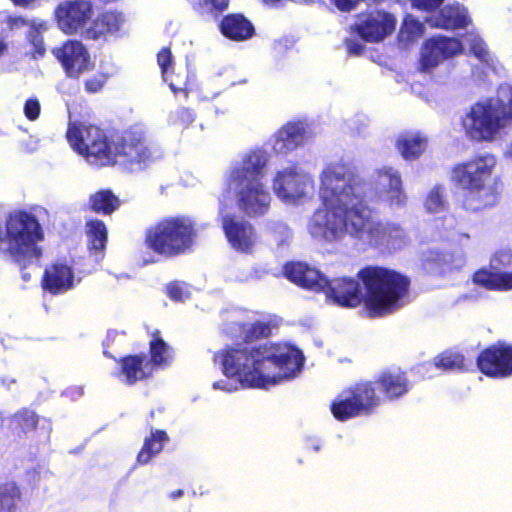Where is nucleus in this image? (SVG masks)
Returning a JSON list of instances; mask_svg holds the SVG:
<instances>
[{
	"label": "nucleus",
	"instance_id": "obj_11",
	"mask_svg": "<svg viewBox=\"0 0 512 512\" xmlns=\"http://www.w3.org/2000/svg\"><path fill=\"white\" fill-rule=\"evenodd\" d=\"M313 188L312 177L295 165L278 170L272 181L273 192L288 205H299L309 200Z\"/></svg>",
	"mask_w": 512,
	"mask_h": 512
},
{
	"label": "nucleus",
	"instance_id": "obj_39",
	"mask_svg": "<svg viewBox=\"0 0 512 512\" xmlns=\"http://www.w3.org/2000/svg\"><path fill=\"white\" fill-rule=\"evenodd\" d=\"M266 227L277 247L289 245L292 239V230L286 223L282 221H269Z\"/></svg>",
	"mask_w": 512,
	"mask_h": 512
},
{
	"label": "nucleus",
	"instance_id": "obj_35",
	"mask_svg": "<svg viewBox=\"0 0 512 512\" xmlns=\"http://www.w3.org/2000/svg\"><path fill=\"white\" fill-rule=\"evenodd\" d=\"M158 65L161 69L163 81L168 83L169 87L176 94L177 91H183L185 89V81L174 82L170 77V71L173 65V56L168 48H162L157 55Z\"/></svg>",
	"mask_w": 512,
	"mask_h": 512
},
{
	"label": "nucleus",
	"instance_id": "obj_13",
	"mask_svg": "<svg viewBox=\"0 0 512 512\" xmlns=\"http://www.w3.org/2000/svg\"><path fill=\"white\" fill-rule=\"evenodd\" d=\"M238 208L249 217L265 215L270 208L271 195L262 181L228 180Z\"/></svg>",
	"mask_w": 512,
	"mask_h": 512
},
{
	"label": "nucleus",
	"instance_id": "obj_6",
	"mask_svg": "<svg viewBox=\"0 0 512 512\" xmlns=\"http://www.w3.org/2000/svg\"><path fill=\"white\" fill-rule=\"evenodd\" d=\"M495 166V157L483 154L453 169L452 179L466 192L463 200L466 210L477 212L497 203V192L489 184Z\"/></svg>",
	"mask_w": 512,
	"mask_h": 512
},
{
	"label": "nucleus",
	"instance_id": "obj_10",
	"mask_svg": "<svg viewBox=\"0 0 512 512\" xmlns=\"http://www.w3.org/2000/svg\"><path fill=\"white\" fill-rule=\"evenodd\" d=\"M373 382H360L342 391L331 403V412L339 421L372 414L380 405Z\"/></svg>",
	"mask_w": 512,
	"mask_h": 512
},
{
	"label": "nucleus",
	"instance_id": "obj_62",
	"mask_svg": "<svg viewBox=\"0 0 512 512\" xmlns=\"http://www.w3.org/2000/svg\"><path fill=\"white\" fill-rule=\"evenodd\" d=\"M184 495V491L182 489H177L175 491H172L170 494H169V498L171 500H177L181 497H183Z\"/></svg>",
	"mask_w": 512,
	"mask_h": 512
},
{
	"label": "nucleus",
	"instance_id": "obj_26",
	"mask_svg": "<svg viewBox=\"0 0 512 512\" xmlns=\"http://www.w3.org/2000/svg\"><path fill=\"white\" fill-rule=\"evenodd\" d=\"M221 33L233 41H244L251 38L255 29L250 20L242 14H229L220 23Z\"/></svg>",
	"mask_w": 512,
	"mask_h": 512
},
{
	"label": "nucleus",
	"instance_id": "obj_48",
	"mask_svg": "<svg viewBox=\"0 0 512 512\" xmlns=\"http://www.w3.org/2000/svg\"><path fill=\"white\" fill-rule=\"evenodd\" d=\"M369 126V118L364 114H356L347 121L348 129L357 135H363Z\"/></svg>",
	"mask_w": 512,
	"mask_h": 512
},
{
	"label": "nucleus",
	"instance_id": "obj_52",
	"mask_svg": "<svg viewBox=\"0 0 512 512\" xmlns=\"http://www.w3.org/2000/svg\"><path fill=\"white\" fill-rule=\"evenodd\" d=\"M414 8L426 12H432L438 8L444 0H410Z\"/></svg>",
	"mask_w": 512,
	"mask_h": 512
},
{
	"label": "nucleus",
	"instance_id": "obj_25",
	"mask_svg": "<svg viewBox=\"0 0 512 512\" xmlns=\"http://www.w3.org/2000/svg\"><path fill=\"white\" fill-rule=\"evenodd\" d=\"M120 372L117 374L119 381L132 385L152 374V365L146 355H129L120 362Z\"/></svg>",
	"mask_w": 512,
	"mask_h": 512
},
{
	"label": "nucleus",
	"instance_id": "obj_42",
	"mask_svg": "<svg viewBox=\"0 0 512 512\" xmlns=\"http://www.w3.org/2000/svg\"><path fill=\"white\" fill-rule=\"evenodd\" d=\"M451 256L434 250H429L423 254V266L429 272H438L444 264L449 263Z\"/></svg>",
	"mask_w": 512,
	"mask_h": 512
},
{
	"label": "nucleus",
	"instance_id": "obj_21",
	"mask_svg": "<svg viewBox=\"0 0 512 512\" xmlns=\"http://www.w3.org/2000/svg\"><path fill=\"white\" fill-rule=\"evenodd\" d=\"M395 17L385 11L369 13L360 23L357 24V33L365 41L378 42L392 33L395 28Z\"/></svg>",
	"mask_w": 512,
	"mask_h": 512
},
{
	"label": "nucleus",
	"instance_id": "obj_29",
	"mask_svg": "<svg viewBox=\"0 0 512 512\" xmlns=\"http://www.w3.org/2000/svg\"><path fill=\"white\" fill-rule=\"evenodd\" d=\"M85 229L89 250L94 255L95 261L99 262L103 258V250L107 243V228L103 221L91 219L86 222Z\"/></svg>",
	"mask_w": 512,
	"mask_h": 512
},
{
	"label": "nucleus",
	"instance_id": "obj_43",
	"mask_svg": "<svg viewBox=\"0 0 512 512\" xmlns=\"http://www.w3.org/2000/svg\"><path fill=\"white\" fill-rule=\"evenodd\" d=\"M50 224L49 212L41 206H34V242L44 239L42 227Z\"/></svg>",
	"mask_w": 512,
	"mask_h": 512
},
{
	"label": "nucleus",
	"instance_id": "obj_15",
	"mask_svg": "<svg viewBox=\"0 0 512 512\" xmlns=\"http://www.w3.org/2000/svg\"><path fill=\"white\" fill-rule=\"evenodd\" d=\"M222 228L228 243L237 252L251 254L257 242V235L251 223L233 214L220 211Z\"/></svg>",
	"mask_w": 512,
	"mask_h": 512
},
{
	"label": "nucleus",
	"instance_id": "obj_54",
	"mask_svg": "<svg viewBox=\"0 0 512 512\" xmlns=\"http://www.w3.org/2000/svg\"><path fill=\"white\" fill-rule=\"evenodd\" d=\"M62 395L72 401H75L84 395V387L70 386L63 391Z\"/></svg>",
	"mask_w": 512,
	"mask_h": 512
},
{
	"label": "nucleus",
	"instance_id": "obj_55",
	"mask_svg": "<svg viewBox=\"0 0 512 512\" xmlns=\"http://www.w3.org/2000/svg\"><path fill=\"white\" fill-rule=\"evenodd\" d=\"M345 43L350 55H360L364 49L363 44L359 40L347 39Z\"/></svg>",
	"mask_w": 512,
	"mask_h": 512
},
{
	"label": "nucleus",
	"instance_id": "obj_18",
	"mask_svg": "<svg viewBox=\"0 0 512 512\" xmlns=\"http://www.w3.org/2000/svg\"><path fill=\"white\" fill-rule=\"evenodd\" d=\"M462 49V43L455 38L435 36L427 39L421 51V68L424 72H428L442 61L460 53Z\"/></svg>",
	"mask_w": 512,
	"mask_h": 512
},
{
	"label": "nucleus",
	"instance_id": "obj_7",
	"mask_svg": "<svg viewBox=\"0 0 512 512\" xmlns=\"http://www.w3.org/2000/svg\"><path fill=\"white\" fill-rule=\"evenodd\" d=\"M0 257L18 266L24 283L30 281L32 212L15 209L0 220Z\"/></svg>",
	"mask_w": 512,
	"mask_h": 512
},
{
	"label": "nucleus",
	"instance_id": "obj_23",
	"mask_svg": "<svg viewBox=\"0 0 512 512\" xmlns=\"http://www.w3.org/2000/svg\"><path fill=\"white\" fill-rule=\"evenodd\" d=\"M126 21L122 12L109 10L97 16L89 29L86 30V37L93 40L106 38L107 36H119L122 26Z\"/></svg>",
	"mask_w": 512,
	"mask_h": 512
},
{
	"label": "nucleus",
	"instance_id": "obj_50",
	"mask_svg": "<svg viewBox=\"0 0 512 512\" xmlns=\"http://www.w3.org/2000/svg\"><path fill=\"white\" fill-rule=\"evenodd\" d=\"M510 265H512V250L509 248L498 250L491 259V266L494 269H497L501 266L506 267Z\"/></svg>",
	"mask_w": 512,
	"mask_h": 512
},
{
	"label": "nucleus",
	"instance_id": "obj_59",
	"mask_svg": "<svg viewBox=\"0 0 512 512\" xmlns=\"http://www.w3.org/2000/svg\"><path fill=\"white\" fill-rule=\"evenodd\" d=\"M24 113L27 119L32 120V98H28L24 105Z\"/></svg>",
	"mask_w": 512,
	"mask_h": 512
},
{
	"label": "nucleus",
	"instance_id": "obj_53",
	"mask_svg": "<svg viewBox=\"0 0 512 512\" xmlns=\"http://www.w3.org/2000/svg\"><path fill=\"white\" fill-rule=\"evenodd\" d=\"M239 386L240 384L238 383V381L236 383H233L229 380L215 381L212 385L213 389L222 390L229 393L237 391Z\"/></svg>",
	"mask_w": 512,
	"mask_h": 512
},
{
	"label": "nucleus",
	"instance_id": "obj_47",
	"mask_svg": "<svg viewBox=\"0 0 512 512\" xmlns=\"http://www.w3.org/2000/svg\"><path fill=\"white\" fill-rule=\"evenodd\" d=\"M167 293L172 300L180 302L184 301L190 296L188 285L184 282L178 281L170 283L167 286Z\"/></svg>",
	"mask_w": 512,
	"mask_h": 512
},
{
	"label": "nucleus",
	"instance_id": "obj_14",
	"mask_svg": "<svg viewBox=\"0 0 512 512\" xmlns=\"http://www.w3.org/2000/svg\"><path fill=\"white\" fill-rule=\"evenodd\" d=\"M93 13L89 0H65L55 9L58 27L66 34H76L83 30Z\"/></svg>",
	"mask_w": 512,
	"mask_h": 512
},
{
	"label": "nucleus",
	"instance_id": "obj_17",
	"mask_svg": "<svg viewBox=\"0 0 512 512\" xmlns=\"http://www.w3.org/2000/svg\"><path fill=\"white\" fill-rule=\"evenodd\" d=\"M477 366L482 373L495 378L512 375V346L498 343L484 350L477 357Z\"/></svg>",
	"mask_w": 512,
	"mask_h": 512
},
{
	"label": "nucleus",
	"instance_id": "obj_40",
	"mask_svg": "<svg viewBox=\"0 0 512 512\" xmlns=\"http://www.w3.org/2000/svg\"><path fill=\"white\" fill-rule=\"evenodd\" d=\"M19 489L14 483H7L0 487V512H16V499Z\"/></svg>",
	"mask_w": 512,
	"mask_h": 512
},
{
	"label": "nucleus",
	"instance_id": "obj_32",
	"mask_svg": "<svg viewBox=\"0 0 512 512\" xmlns=\"http://www.w3.org/2000/svg\"><path fill=\"white\" fill-rule=\"evenodd\" d=\"M120 201L111 190H100L89 198V207L92 211L109 215L118 209Z\"/></svg>",
	"mask_w": 512,
	"mask_h": 512
},
{
	"label": "nucleus",
	"instance_id": "obj_12",
	"mask_svg": "<svg viewBox=\"0 0 512 512\" xmlns=\"http://www.w3.org/2000/svg\"><path fill=\"white\" fill-rule=\"evenodd\" d=\"M363 218L364 224L358 241L361 244L390 251L401 250L409 245L410 238L399 224L381 222L373 219L371 215Z\"/></svg>",
	"mask_w": 512,
	"mask_h": 512
},
{
	"label": "nucleus",
	"instance_id": "obj_34",
	"mask_svg": "<svg viewBox=\"0 0 512 512\" xmlns=\"http://www.w3.org/2000/svg\"><path fill=\"white\" fill-rule=\"evenodd\" d=\"M424 207L428 213L438 214L448 209L449 203L446 197L445 187L435 185L432 187L425 198Z\"/></svg>",
	"mask_w": 512,
	"mask_h": 512
},
{
	"label": "nucleus",
	"instance_id": "obj_56",
	"mask_svg": "<svg viewBox=\"0 0 512 512\" xmlns=\"http://www.w3.org/2000/svg\"><path fill=\"white\" fill-rule=\"evenodd\" d=\"M321 440L315 437L308 438L306 441V449L318 452L321 449Z\"/></svg>",
	"mask_w": 512,
	"mask_h": 512
},
{
	"label": "nucleus",
	"instance_id": "obj_44",
	"mask_svg": "<svg viewBox=\"0 0 512 512\" xmlns=\"http://www.w3.org/2000/svg\"><path fill=\"white\" fill-rule=\"evenodd\" d=\"M11 425L19 433H28L32 429V412L29 409L18 411L13 416Z\"/></svg>",
	"mask_w": 512,
	"mask_h": 512
},
{
	"label": "nucleus",
	"instance_id": "obj_45",
	"mask_svg": "<svg viewBox=\"0 0 512 512\" xmlns=\"http://www.w3.org/2000/svg\"><path fill=\"white\" fill-rule=\"evenodd\" d=\"M169 119L174 125L188 127L195 120V115L190 109L180 107L171 113Z\"/></svg>",
	"mask_w": 512,
	"mask_h": 512
},
{
	"label": "nucleus",
	"instance_id": "obj_30",
	"mask_svg": "<svg viewBox=\"0 0 512 512\" xmlns=\"http://www.w3.org/2000/svg\"><path fill=\"white\" fill-rule=\"evenodd\" d=\"M169 442V436L164 430L151 429L150 435L144 439L143 446L137 455V463L148 464L151 459L157 456Z\"/></svg>",
	"mask_w": 512,
	"mask_h": 512
},
{
	"label": "nucleus",
	"instance_id": "obj_36",
	"mask_svg": "<svg viewBox=\"0 0 512 512\" xmlns=\"http://www.w3.org/2000/svg\"><path fill=\"white\" fill-rule=\"evenodd\" d=\"M463 43L469 46L470 52L482 63L492 66L493 58L487 49L484 40L475 32L467 33L463 38Z\"/></svg>",
	"mask_w": 512,
	"mask_h": 512
},
{
	"label": "nucleus",
	"instance_id": "obj_49",
	"mask_svg": "<svg viewBox=\"0 0 512 512\" xmlns=\"http://www.w3.org/2000/svg\"><path fill=\"white\" fill-rule=\"evenodd\" d=\"M10 30L17 31L24 29L28 42L32 43V23L22 17H9L7 20Z\"/></svg>",
	"mask_w": 512,
	"mask_h": 512
},
{
	"label": "nucleus",
	"instance_id": "obj_28",
	"mask_svg": "<svg viewBox=\"0 0 512 512\" xmlns=\"http://www.w3.org/2000/svg\"><path fill=\"white\" fill-rule=\"evenodd\" d=\"M428 140L419 132H407L401 134L396 146L402 157L407 161L417 159L426 149Z\"/></svg>",
	"mask_w": 512,
	"mask_h": 512
},
{
	"label": "nucleus",
	"instance_id": "obj_22",
	"mask_svg": "<svg viewBox=\"0 0 512 512\" xmlns=\"http://www.w3.org/2000/svg\"><path fill=\"white\" fill-rule=\"evenodd\" d=\"M75 286V278L72 267L57 262L45 269L42 287L45 292L52 295L63 294Z\"/></svg>",
	"mask_w": 512,
	"mask_h": 512
},
{
	"label": "nucleus",
	"instance_id": "obj_31",
	"mask_svg": "<svg viewBox=\"0 0 512 512\" xmlns=\"http://www.w3.org/2000/svg\"><path fill=\"white\" fill-rule=\"evenodd\" d=\"M473 281L490 290H512V272H492L479 270L473 276Z\"/></svg>",
	"mask_w": 512,
	"mask_h": 512
},
{
	"label": "nucleus",
	"instance_id": "obj_5",
	"mask_svg": "<svg viewBox=\"0 0 512 512\" xmlns=\"http://www.w3.org/2000/svg\"><path fill=\"white\" fill-rule=\"evenodd\" d=\"M334 165L342 180L351 189L353 200L361 212H365L364 216L371 215L373 204H382L392 210H400L406 206L408 197L398 169L392 166L377 168L369 182L347 163L337 162Z\"/></svg>",
	"mask_w": 512,
	"mask_h": 512
},
{
	"label": "nucleus",
	"instance_id": "obj_46",
	"mask_svg": "<svg viewBox=\"0 0 512 512\" xmlns=\"http://www.w3.org/2000/svg\"><path fill=\"white\" fill-rule=\"evenodd\" d=\"M34 430L37 431V438L40 443L49 442L52 425L48 419L34 415Z\"/></svg>",
	"mask_w": 512,
	"mask_h": 512
},
{
	"label": "nucleus",
	"instance_id": "obj_41",
	"mask_svg": "<svg viewBox=\"0 0 512 512\" xmlns=\"http://www.w3.org/2000/svg\"><path fill=\"white\" fill-rule=\"evenodd\" d=\"M201 14L217 16L228 8L229 0H190Z\"/></svg>",
	"mask_w": 512,
	"mask_h": 512
},
{
	"label": "nucleus",
	"instance_id": "obj_64",
	"mask_svg": "<svg viewBox=\"0 0 512 512\" xmlns=\"http://www.w3.org/2000/svg\"><path fill=\"white\" fill-rule=\"evenodd\" d=\"M12 1L14 2V4L19 5V6H27L32 2V0H12Z\"/></svg>",
	"mask_w": 512,
	"mask_h": 512
},
{
	"label": "nucleus",
	"instance_id": "obj_20",
	"mask_svg": "<svg viewBox=\"0 0 512 512\" xmlns=\"http://www.w3.org/2000/svg\"><path fill=\"white\" fill-rule=\"evenodd\" d=\"M69 77H78L90 65V57L84 45L76 40H69L62 47L53 50Z\"/></svg>",
	"mask_w": 512,
	"mask_h": 512
},
{
	"label": "nucleus",
	"instance_id": "obj_8",
	"mask_svg": "<svg viewBox=\"0 0 512 512\" xmlns=\"http://www.w3.org/2000/svg\"><path fill=\"white\" fill-rule=\"evenodd\" d=\"M512 118V87L501 86L497 100L473 105L463 118L466 133L474 140H491Z\"/></svg>",
	"mask_w": 512,
	"mask_h": 512
},
{
	"label": "nucleus",
	"instance_id": "obj_9",
	"mask_svg": "<svg viewBox=\"0 0 512 512\" xmlns=\"http://www.w3.org/2000/svg\"><path fill=\"white\" fill-rule=\"evenodd\" d=\"M196 230L188 216L168 217L148 229L146 242L155 252L165 256L185 253L193 244Z\"/></svg>",
	"mask_w": 512,
	"mask_h": 512
},
{
	"label": "nucleus",
	"instance_id": "obj_63",
	"mask_svg": "<svg viewBox=\"0 0 512 512\" xmlns=\"http://www.w3.org/2000/svg\"><path fill=\"white\" fill-rule=\"evenodd\" d=\"M40 114V103L37 99H34V120L38 118Z\"/></svg>",
	"mask_w": 512,
	"mask_h": 512
},
{
	"label": "nucleus",
	"instance_id": "obj_4",
	"mask_svg": "<svg viewBox=\"0 0 512 512\" xmlns=\"http://www.w3.org/2000/svg\"><path fill=\"white\" fill-rule=\"evenodd\" d=\"M320 182L321 205L307 221L309 235L324 244L342 241L345 236L359 241L364 212L353 200L351 189L342 180L334 163L321 172Z\"/></svg>",
	"mask_w": 512,
	"mask_h": 512
},
{
	"label": "nucleus",
	"instance_id": "obj_58",
	"mask_svg": "<svg viewBox=\"0 0 512 512\" xmlns=\"http://www.w3.org/2000/svg\"><path fill=\"white\" fill-rule=\"evenodd\" d=\"M0 382L2 386L7 388L8 390H11L12 386L16 384V379L11 376H2L0 378Z\"/></svg>",
	"mask_w": 512,
	"mask_h": 512
},
{
	"label": "nucleus",
	"instance_id": "obj_37",
	"mask_svg": "<svg viewBox=\"0 0 512 512\" xmlns=\"http://www.w3.org/2000/svg\"><path fill=\"white\" fill-rule=\"evenodd\" d=\"M428 366L442 369V370H462L464 368V357L453 351H445L438 355L434 363H429Z\"/></svg>",
	"mask_w": 512,
	"mask_h": 512
},
{
	"label": "nucleus",
	"instance_id": "obj_16",
	"mask_svg": "<svg viewBox=\"0 0 512 512\" xmlns=\"http://www.w3.org/2000/svg\"><path fill=\"white\" fill-rule=\"evenodd\" d=\"M270 154L262 147H254L244 152L239 161L232 164L228 180L262 181L269 163Z\"/></svg>",
	"mask_w": 512,
	"mask_h": 512
},
{
	"label": "nucleus",
	"instance_id": "obj_27",
	"mask_svg": "<svg viewBox=\"0 0 512 512\" xmlns=\"http://www.w3.org/2000/svg\"><path fill=\"white\" fill-rule=\"evenodd\" d=\"M374 383L376 388L379 389L389 400H395L402 397L410 389V385L405 374L399 371L383 372Z\"/></svg>",
	"mask_w": 512,
	"mask_h": 512
},
{
	"label": "nucleus",
	"instance_id": "obj_38",
	"mask_svg": "<svg viewBox=\"0 0 512 512\" xmlns=\"http://www.w3.org/2000/svg\"><path fill=\"white\" fill-rule=\"evenodd\" d=\"M424 33V25L414 16L407 15L400 28L399 39L402 42H411L420 38Z\"/></svg>",
	"mask_w": 512,
	"mask_h": 512
},
{
	"label": "nucleus",
	"instance_id": "obj_51",
	"mask_svg": "<svg viewBox=\"0 0 512 512\" xmlns=\"http://www.w3.org/2000/svg\"><path fill=\"white\" fill-rule=\"evenodd\" d=\"M107 80V76L104 74H96L85 82V87L88 92L96 93L101 90Z\"/></svg>",
	"mask_w": 512,
	"mask_h": 512
},
{
	"label": "nucleus",
	"instance_id": "obj_24",
	"mask_svg": "<svg viewBox=\"0 0 512 512\" xmlns=\"http://www.w3.org/2000/svg\"><path fill=\"white\" fill-rule=\"evenodd\" d=\"M425 20L430 26L441 29L463 28L470 22L467 9L460 4L446 5Z\"/></svg>",
	"mask_w": 512,
	"mask_h": 512
},
{
	"label": "nucleus",
	"instance_id": "obj_2",
	"mask_svg": "<svg viewBox=\"0 0 512 512\" xmlns=\"http://www.w3.org/2000/svg\"><path fill=\"white\" fill-rule=\"evenodd\" d=\"M284 275L297 285L325 291L334 304L352 308L364 302L369 317H382L402 308L410 285L409 279L384 267L367 266L357 273L358 279L341 277L329 280L319 270L303 262L284 266Z\"/></svg>",
	"mask_w": 512,
	"mask_h": 512
},
{
	"label": "nucleus",
	"instance_id": "obj_33",
	"mask_svg": "<svg viewBox=\"0 0 512 512\" xmlns=\"http://www.w3.org/2000/svg\"><path fill=\"white\" fill-rule=\"evenodd\" d=\"M150 354L149 362L152 368L169 366L173 358L172 349L159 336H154L150 341Z\"/></svg>",
	"mask_w": 512,
	"mask_h": 512
},
{
	"label": "nucleus",
	"instance_id": "obj_1",
	"mask_svg": "<svg viewBox=\"0 0 512 512\" xmlns=\"http://www.w3.org/2000/svg\"><path fill=\"white\" fill-rule=\"evenodd\" d=\"M228 329L231 337L241 338L246 343L219 350L213 361L226 377L236 378L241 387L268 389L301 372L305 358L297 347L287 343L258 346L249 343L270 335L268 323L235 322Z\"/></svg>",
	"mask_w": 512,
	"mask_h": 512
},
{
	"label": "nucleus",
	"instance_id": "obj_57",
	"mask_svg": "<svg viewBox=\"0 0 512 512\" xmlns=\"http://www.w3.org/2000/svg\"><path fill=\"white\" fill-rule=\"evenodd\" d=\"M45 54V48L42 44V40L34 33V58L36 55L43 56Z\"/></svg>",
	"mask_w": 512,
	"mask_h": 512
},
{
	"label": "nucleus",
	"instance_id": "obj_60",
	"mask_svg": "<svg viewBox=\"0 0 512 512\" xmlns=\"http://www.w3.org/2000/svg\"><path fill=\"white\" fill-rule=\"evenodd\" d=\"M47 26H48L47 22H44V21H41V20H38V19H34V32L35 31L39 32L41 30H46Z\"/></svg>",
	"mask_w": 512,
	"mask_h": 512
},
{
	"label": "nucleus",
	"instance_id": "obj_3",
	"mask_svg": "<svg viewBox=\"0 0 512 512\" xmlns=\"http://www.w3.org/2000/svg\"><path fill=\"white\" fill-rule=\"evenodd\" d=\"M66 138L74 151L97 166L119 164L130 172H139L162 157L158 146L138 129L126 131L118 141L109 142L97 126L69 123Z\"/></svg>",
	"mask_w": 512,
	"mask_h": 512
},
{
	"label": "nucleus",
	"instance_id": "obj_19",
	"mask_svg": "<svg viewBox=\"0 0 512 512\" xmlns=\"http://www.w3.org/2000/svg\"><path fill=\"white\" fill-rule=\"evenodd\" d=\"M308 124L305 121H291L283 125L270 138L273 151L278 155H287L304 144Z\"/></svg>",
	"mask_w": 512,
	"mask_h": 512
},
{
	"label": "nucleus",
	"instance_id": "obj_61",
	"mask_svg": "<svg viewBox=\"0 0 512 512\" xmlns=\"http://www.w3.org/2000/svg\"><path fill=\"white\" fill-rule=\"evenodd\" d=\"M170 77L174 80V82L179 83V81L184 80L185 81V87L187 86V76H181L180 74H177L175 77L172 75V71H170ZM186 88L182 91L185 92ZM177 91L176 93H178Z\"/></svg>",
	"mask_w": 512,
	"mask_h": 512
}]
</instances>
